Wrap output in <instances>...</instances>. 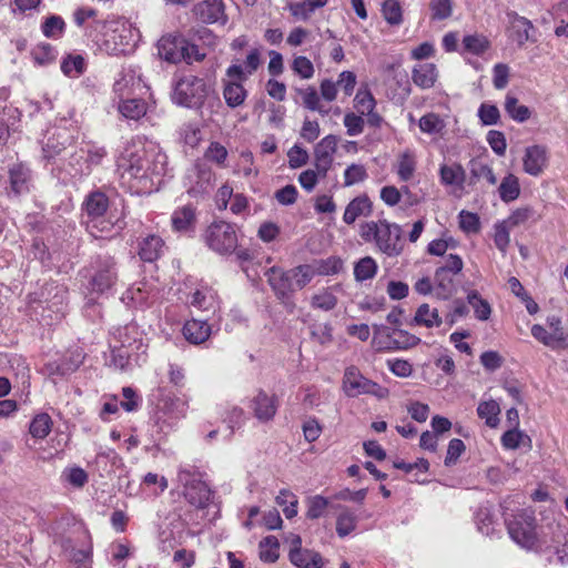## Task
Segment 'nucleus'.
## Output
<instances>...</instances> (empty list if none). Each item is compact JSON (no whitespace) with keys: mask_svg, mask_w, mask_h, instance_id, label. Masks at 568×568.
I'll list each match as a JSON object with an SVG mask.
<instances>
[{"mask_svg":"<svg viewBox=\"0 0 568 568\" xmlns=\"http://www.w3.org/2000/svg\"><path fill=\"white\" fill-rule=\"evenodd\" d=\"M280 544L275 536H266L260 541V558L264 562H275L278 559Z\"/></svg>","mask_w":568,"mask_h":568,"instance_id":"obj_50","label":"nucleus"},{"mask_svg":"<svg viewBox=\"0 0 568 568\" xmlns=\"http://www.w3.org/2000/svg\"><path fill=\"white\" fill-rule=\"evenodd\" d=\"M52 419L45 414H38L31 422L29 432L34 438L43 439L51 432Z\"/></svg>","mask_w":568,"mask_h":568,"instance_id":"obj_51","label":"nucleus"},{"mask_svg":"<svg viewBox=\"0 0 568 568\" xmlns=\"http://www.w3.org/2000/svg\"><path fill=\"white\" fill-rule=\"evenodd\" d=\"M202 240L212 252L221 256H229L236 251L239 245L237 227L234 223L215 220L206 226Z\"/></svg>","mask_w":568,"mask_h":568,"instance_id":"obj_6","label":"nucleus"},{"mask_svg":"<svg viewBox=\"0 0 568 568\" xmlns=\"http://www.w3.org/2000/svg\"><path fill=\"white\" fill-rule=\"evenodd\" d=\"M337 138L333 134L323 138L315 146V169L320 176H326L333 163V155L336 152Z\"/></svg>","mask_w":568,"mask_h":568,"instance_id":"obj_18","label":"nucleus"},{"mask_svg":"<svg viewBox=\"0 0 568 568\" xmlns=\"http://www.w3.org/2000/svg\"><path fill=\"white\" fill-rule=\"evenodd\" d=\"M416 158L409 150L403 152L397 160L396 173L400 181H409L416 171Z\"/></svg>","mask_w":568,"mask_h":568,"instance_id":"obj_41","label":"nucleus"},{"mask_svg":"<svg viewBox=\"0 0 568 568\" xmlns=\"http://www.w3.org/2000/svg\"><path fill=\"white\" fill-rule=\"evenodd\" d=\"M250 407L258 422L267 423L274 418L277 412V398L275 395H268L267 393L261 389L252 398Z\"/></svg>","mask_w":568,"mask_h":568,"instance_id":"obj_21","label":"nucleus"},{"mask_svg":"<svg viewBox=\"0 0 568 568\" xmlns=\"http://www.w3.org/2000/svg\"><path fill=\"white\" fill-rule=\"evenodd\" d=\"M113 90L119 98L144 95L148 87L142 80L140 68L134 65L123 67L114 82Z\"/></svg>","mask_w":568,"mask_h":568,"instance_id":"obj_13","label":"nucleus"},{"mask_svg":"<svg viewBox=\"0 0 568 568\" xmlns=\"http://www.w3.org/2000/svg\"><path fill=\"white\" fill-rule=\"evenodd\" d=\"M377 263L371 256L361 258L354 266V276L358 282L373 278L377 273Z\"/></svg>","mask_w":568,"mask_h":568,"instance_id":"obj_48","label":"nucleus"},{"mask_svg":"<svg viewBox=\"0 0 568 568\" xmlns=\"http://www.w3.org/2000/svg\"><path fill=\"white\" fill-rule=\"evenodd\" d=\"M459 227L467 234H476L480 231L479 216L469 211H460L458 214Z\"/></svg>","mask_w":568,"mask_h":568,"instance_id":"obj_60","label":"nucleus"},{"mask_svg":"<svg viewBox=\"0 0 568 568\" xmlns=\"http://www.w3.org/2000/svg\"><path fill=\"white\" fill-rule=\"evenodd\" d=\"M261 64V52L257 48L251 49L244 63L237 60L226 69V75L230 78L224 83L223 98L227 106L235 109L242 105L247 97V91L242 82L256 72Z\"/></svg>","mask_w":568,"mask_h":568,"instance_id":"obj_4","label":"nucleus"},{"mask_svg":"<svg viewBox=\"0 0 568 568\" xmlns=\"http://www.w3.org/2000/svg\"><path fill=\"white\" fill-rule=\"evenodd\" d=\"M65 22L60 16H50L41 26L42 33L47 38L59 39L63 36Z\"/></svg>","mask_w":568,"mask_h":568,"instance_id":"obj_52","label":"nucleus"},{"mask_svg":"<svg viewBox=\"0 0 568 568\" xmlns=\"http://www.w3.org/2000/svg\"><path fill=\"white\" fill-rule=\"evenodd\" d=\"M193 14L196 19L206 24L227 22L225 3L223 0H203L193 7Z\"/></svg>","mask_w":568,"mask_h":568,"instance_id":"obj_17","label":"nucleus"},{"mask_svg":"<svg viewBox=\"0 0 568 568\" xmlns=\"http://www.w3.org/2000/svg\"><path fill=\"white\" fill-rule=\"evenodd\" d=\"M265 276L274 295L281 304L287 312H294L295 302L293 300V295L297 290L294 284L291 268L283 270L278 266H272L265 272Z\"/></svg>","mask_w":568,"mask_h":568,"instance_id":"obj_10","label":"nucleus"},{"mask_svg":"<svg viewBox=\"0 0 568 568\" xmlns=\"http://www.w3.org/2000/svg\"><path fill=\"white\" fill-rule=\"evenodd\" d=\"M548 163V150L545 145H530L525 149L523 156L524 171L531 175H540Z\"/></svg>","mask_w":568,"mask_h":568,"instance_id":"obj_20","label":"nucleus"},{"mask_svg":"<svg viewBox=\"0 0 568 568\" xmlns=\"http://www.w3.org/2000/svg\"><path fill=\"white\" fill-rule=\"evenodd\" d=\"M168 156L156 145L132 142L116 161L120 183L132 194H150L158 190L166 173Z\"/></svg>","mask_w":568,"mask_h":568,"instance_id":"obj_1","label":"nucleus"},{"mask_svg":"<svg viewBox=\"0 0 568 568\" xmlns=\"http://www.w3.org/2000/svg\"><path fill=\"white\" fill-rule=\"evenodd\" d=\"M455 274L436 268L434 274V285L436 295L439 298L447 300L456 292Z\"/></svg>","mask_w":568,"mask_h":568,"instance_id":"obj_35","label":"nucleus"},{"mask_svg":"<svg viewBox=\"0 0 568 568\" xmlns=\"http://www.w3.org/2000/svg\"><path fill=\"white\" fill-rule=\"evenodd\" d=\"M470 175L473 180L485 179L490 185L497 183V178L491 166L480 161L470 162Z\"/></svg>","mask_w":568,"mask_h":568,"instance_id":"obj_59","label":"nucleus"},{"mask_svg":"<svg viewBox=\"0 0 568 568\" xmlns=\"http://www.w3.org/2000/svg\"><path fill=\"white\" fill-rule=\"evenodd\" d=\"M140 30L126 19L112 21L106 26L101 49L110 55L126 54L140 41Z\"/></svg>","mask_w":568,"mask_h":568,"instance_id":"obj_5","label":"nucleus"},{"mask_svg":"<svg viewBox=\"0 0 568 568\" xmlns=\"http://www.w3.org/2000/svg\"><path fill=\"white\" fill-rule=\"evenodd\" d=\"M382 12L385 20L392 26H398L403 21L402 7L397 0H385Z\"/></svg>","mask_w":568,"mask_h":568,"instance_id":"obj_58","label":"nucleus"},{"mask_svg":"<svg viewBox=\"0 0 568 568\" xmlns=\"http://www.w3.org/2000/svg\"><path fill=\"white\" fill-rule=\"evenodd\" d=\"M479 121L485 126L496 125L500 120L499 109L491 103L483 102L477 111Z\"/></svg>","mask_w":568,"mask_h":568,"instance_id":"obj_54","label":"nucleus"},{"mask_svg":"<svg viewBox=\"0 0 568 568\" xmlns=\"http://www.w3.org/2000/svg\"><path fill=\"white\" fill-rule=\"evenodd\" d=\"M178 480L183 486V495L191 505L196 508L209 506L213 491L203 479V474L195 466H181L178 473Z\"/></svg>","mask_w":568,"mask_h":568,"instance_id":"obj_7","label":"nucleus"},{"mask_svg":"<svg viewBox=\"0 0 568 568\" xmlns=\"http://www.w3.org/2000/svg\"><path fill=\"white\" fill-rule=\"evenodd\" d=\"M129 333L138 334L136 327L134 325L124 327V336L121 335V347L113 353V364L121 371L128 369L132 357L134 355L139 356L140 353L144 354L146 348L141 338H133L131 341L128 336Z\"/></svg>","mask_w":568,"mask_h":568,"instance_id":"obj_14","label":"nucleus"},{"mask_svg":"<svg viewBox=\"0 0 568 568\" xmlns=\"http://www.w3.org/2000/svg\"><path fill=\"white\" fill-rule=\"evenodd\" d=\"M91 270L90 287L92 292L105 293L118 282V267L112 256H97L91 264Z\"/></svg>","mask_w":568,"mask_h":568,"instance_id":"obj_11","label":"nucleus"},{"mask_svg":"<svg viewBox=\"0 0 568 568\" xmlns=\"http://www.w3.org/2000/svg\"><path fill=\"white\" fill-rule=\"evenodd\" d=\"M504 108L506 113L518 123L526 122L531 115L530 109L519 104L518 99L511 92L506 94Z\"/></svg>","mask_w":568,"mask_h":568,"instance_id":"obj_38","label":"nucleus"},{"mask_svg":"<svg viewBox=\"0 0 568 568\" xmlns=\"http://www.w3.org/2000/svg\"><path fill=\"white\" fill-rule=\"evenodd\" d=\"M151 297L152 292L150 286L144 282H140L129 287L122 294L121 301L128 307H144L148 305Z\"/></svg>","mask_w":568,"mask_h":568,"instance_id":"obj_26","label":"nucleus"},{"mask_svg":"<svg viewBox=\"0 0 568 568\" xmlns=\"http://www.w3.org/2000/svg\"><path fill=\"white\" fill-rule=\"evenodd\" d=\"M505 524L511 540L521 548L547 555L549 562H568V532L559 526L552 530L550 538L544 530L538 532L532 509H519L506 515Z\"/></svg>","mask_w":568,"mask_h":568,"instance_id":"obj_2","label":"nucleus"},{"mask_svg":"<svg viewBox=\"0 0 568 568\" xmlns=\"http://www.w3.org/2000/svg\"><path fill=\"white\" fill-rule=\"evenodd\" d=\"M467 303L473 307L477 320L487 321L490 317V304L484 300L477 291H470L468 293Z\"/></svg>","mask_w":568,"mask_h":568,"instance_id":"obj_47","label":"nucleus"},{"mask_svg":"<svg viewBox=\"0 0 568 568\" xmlns=\"http://www.w3.org/2000/svg\"><path fill=\"white\" fill-rule=\"evenodd\" d=\"M48 294L51 295L47 298L48 307L54 313L52 320H61L67 310L68 288L64 285L52 284L47 287Z\"/></svg>","mask_w":568,"mask_h":568,"instance_id":"obj_27","label":"nucleus"},{"mask_svg":"<svg viewBox=\"0 0 568 568\" xmlns=\"http://www.w3.org/2000/svg\"><path fill=\"white\" fill-rule=\"evenodd\" d=\"M509 22L508 38L517 44L518 48H523L527 42L537 41V29L532 22L526 17L519 16L516 11L507 12Z\"/></svg>","mask_w":568,"mask_h":568,"instance_id":"obj_15","label":"nucleus"},{"mask_svg":"<svg viewBox=\"0 0 568 568\" xmlns=\"http://www.w3.org/2000/svg\"><path fill=\"white\" fill-rule=\"evenodd\" d=\"M290 560L298 568H322V556L313 550L302 548H291Z\"/></svg>","mask_w":568,"mask_h":568,"instance_id":"obj_32","label":"nucleus"},{"mask_svg":"<svg viewBox=\"0 0 568 568\" xmlns=\"http://www.w3.org/2000/svg\"><path fill=\"white\" fill-rule=\"evenodd\" d=\"M207 95V87L203 79L187 75L180 79L172 94L174 103L187 108L200 106Z\"/></svg>","mask_w":568,"mask_h":568,"instance_id":"obj_9","label":"nucleus"},{"mask_svg":"<svg viewBox=\"0 0 568 568\" xmlns=\"http://www.w3.org/2000/svg\"><path fill=\"white\" fill-rule=\"evenodd\" d=\"M376 101L369 90H358L354 98V108L361 115L375 110Z\"/></svg>","mask_w":568,"mask_h":568,"instance_id":"obj_57","label":"nucleus"},{"mask_svg":"<svg viewBox=\"0 0 568 568\" xmlns=\"http://www.w3.org/2000/svg\"><path fill=\"white\" fill-rule=\"evenodd\" d=\"M31 57L37 65H48L57 59L58 51L50 43L41 42L32 49Z\"/></svg>","mask_w":568,"mask_h":568,"instance_id":"obj_46","label":"nucleus"},{"mask_svg":"<svg viewBox=\"0 0 568 568\" xmlns=\"http://www.w3.org/2000/svg\"><path fill=\"white\" fill-rule=\"evenodd\" d=\"M87 63L81 54H68L61 61V71L69 78H78L84 73Z\"/></svg>","mask_w":568,"mask_h":568,"instance_id":"obj_43","label":"nucleus"},{"mask_svg":"<svg viewBox=\"0 0 568 568\" xmlns=\"http://www.w3.org/2000/svg\"><path fill=\"white\" fill-rule=\"evenodd\" d=\"M342 260L336 256H329L325 260H320L313 265L317 275L337 274L342 270Z\"/></svg>","mask_w":568,"mask_h":568,"instance_id":"obj_61","label":"nucleus"},{"mask_svg":"<svg viewBox=\"0 0 568 568\" xmlns=\"http://www.w3.org/2000/svg\"><path fill=\"white\" fill-rule=\"evenodd\" d=\"M164 250V241L154 234L143 237L139 243V255L144 262H154Z\"/></svg>","mask_w":568,"mask_h":568,"instance_id":"obj_29","label":"nucleus"},{"mask_svg":"<svg viewBox=\"0 0 568 568\" xmlns=\"http://www.w3.org/2000/svg\"><path fill=\"white\" fill-rule=\"evenodd\" d=\"M8 174L9 187L7 189V194L9 197H19L30 192L32 174L27 165L14 163L10 165Z\"/></svg>","mask_w":568,"mask_h":568,"instance_id":"obj_16","label":"nucleus"},{"mask_svg":"<svg viewBox=\"0 0 568 568\" xmlns=\"http://www.w3.org/2000/svg\"><path fill=\"white\" fill-rule=\"evenodd\" d=\"M475 521L478 531L487 537H495L499 532L497 529L498 525L487 508H481L477 511Z\"/></svg>","mask_w":568,"mask_h":568,"instance_id":"obj_44","label":"nucleus"},{"mask_svg":"<svg viewBox=\"0 0 568 568\" xmlns=\"http://www.w3.org/2000/svg\"><path fill=\"white\" fill-rule=\"evenodd\" d=\"M327 0H304L288 4L291 14L301 21H307L315 10L325 7Z\"/></svg>","mask_w":568,"mask_h":568,"instance_id":"obj_37","label":"nucleus"},{"mask_svg":"<svg viewBox=\"0 0 568 568\" xmlns=\"http://www.w3.org/2000/svg\"><path fill=\"white\" fill-rule=\"evenodd\" d=\"M61 548L68 555L69 559L75 564L85 565L84 562L89 560L92 555L90 546L88 548L75 549L71 546V541L69 539L61 542Z\"/></svg>","mask_w":568,"mask_h":568,"instance_id":"obj_63","label":"nucleus"},{"mask_svg":"<svg viewBox=\"0 0 568 568\" xmlns=\"http://www.w3.org/2000/svg\"><path fill=\"white\" fill-rule=\"evenodd\" d=\"M430 18L434 21L448 19L453 13L452 0H432L429 2Z\"/></svg>","mask_w":568,"mask_h":568,"instance_id":"obj_62","label":"nucleus"},{"mask_svg":"<svg viewBox=\"0 0 568 568\" xmlns=\"http://www.w3.org/2000/svg\"><path fill=\"white\" fill-rule=\"evenodd\" d=\"M419 129L427 134H436L443 131L445 122L436 113H427L419 119Z\"/></svg>","mask_w":568,"mask_h":568,"instance_id":"obj_56","label":"nucleus"},{"mask_svg":"<svg viewBox=\"0 0 568 568\" xmlns=\"http://www.w3.org/2000/svg\"><path fill=\"white\" fill-rule=\"evenodd\" d=\"M477 414L488 427L495 428L499 424L500 407L499 404L494 400H484L478 404Z\"/></svg>","mask_w":568,"mask_h":568,"instance_id":"obj_42","label":"nucleus"},{"mask_svg":"<svg viewBox=\"0 0 568 568\" xmlns=\"http://www.w3.org/2000/svg\"><path fill=\"white\" fill-rule=\"evenodd\" d=\"M118 110L128 120L138 121L146 114V103L142 95L119 98Z\"/></svg>","mask_w":568,"mask_h":568,"instance_id":"obj_25","label":"nucleus"},{"mask_svg":"<svg viewBox=\"0 0 568 568\" xmlns=\"http://www.w3.org/2000/svg\"><path fill=\"white\" fill-rule=\"evenodd\" d=\"M246 420V414L240 406L233 405L226 408L223 422L227 424L229 435L231 437L236 429H240Z\"/></svg>","mask_w":568,"mask_h":568,"instance_id":"obj_45","label":"nucleus"},{"mask_svg":"<svg viewBox=\"0 0 568 568\" xmlns=\"http://www.w3.org/2000/svg\"><path fill=\"white\" fill-rule=\"evenodd\" d=\"M439 182L445 187L462 190L466 180V171L458 162L443 163L438 170Z\"/></svg>","mask_w":568,"mask_h":568,"instance_id":"obj_24","label":"nucleus"},{"mask_svg":"<svg viewBox=\"0 0 568 568\" xmlns=\"http://www.w3.org/2000/svg\"><path fill=\"white\" fill-rule=\"evenodd\" d=\"M414 322L415 324L427 328L439 327L443 323L437 308H432L426 303L418 306L414 316Z\"/></svg>","mask_w":568,"mask_h":568,"instance_id":"obj_39","label":"nucleus"},{"mask_svg":"<svg viewBox=\"0 0 568 568\" xmlns=\"http://www.w3.org/2000/svg\"><path fill=\"white\" fill-rule=\"evenodd\" d=\"M82 354L80 352L63 356L57 362L48 364L47 368L50 375L65 376L75 372L82 363Z\"/></svg>","mask_w":568,"mask_h":568,"instance_id":"obj_34","label":"nucleus"},{"mask_svg":"<svg viewBox=\"0 0 568 568\" xmlns=\"http://www.w3.org/2000/svg\"><path fill=\"white\" fill-rule=\"evenodd\" d=\"M357 516L349 509H343L336 520V532L339 537H346L356 528Z\"/></svg>","mask_w":568,"mask_h":568,"instance_id":"obj_49","label":"nucleus"},{"mask_svg":"<svg viewBox=\"0 0 568 568\" xmlns=\"http://www.w3.org/2000/svg\"><path fill=\"white\" fill-rule=\"evenodd\" d=\"M367 179V171L362 164H351L344 171V185L351 186Z\"/></svg>","mask_w":568,"mask_h":568,"instance_id":"obj_64","label":"nucleus"},{"mask_svg":"<svg viewBox=\"0 0 568 568\" xmlns=\"http://www.w3.org/2000/svg\"><path fill=\"white\" fill-rule=\"evenodd\" d=\"M343 390L347 397L372 395L378 399H384L389 395V390L386 387L365 377L355 366L345 369Z\"/></svg>","mask_w":568,"mask_h":568,"instance_id":"obj_8","label":"nucleus"},{"mask_svg":"<svg viewBox=\"0 0 568 568\" xmlns=\"http://www.w3.org/2000/svg\"><path fill=\"white\" fill-rule=\"evenodd\" d=\"M190 303L200 311H214L217 305V294L211 286L200 284L192 293Z\"/></svg>","mask_w":568,"mask_h":568,"instance_id":"obj_28","label":"nucleus"},{"mask_svg":"<svg viewBox=\"0 0 568 568\" xmlns=\"http://www.w3.org/2000/svg\"><path fill=\"white\" fill-rule=\"evenodd\" d=\"M372 213V202L367 195L353 199L346 206L343 221L353 224L361 216H368Z\"/></svg>","mask_w":568,"mask_h":568,"instance_id":"obj_31","label":"nucleus"},{"mask_svg":"<svg viewBox=\"0 0 568 568\" xmlns=\"http://www.w3.org/2000/svg\"><path fill=\"white\" fill-rule=\"evenodd\" d=\"M182 332L187 342L197 345L210 337L211 326L206 321L191 320L184 324Z\"/></svg>","mask_w":568,"mask_h":568,"instance_id":"obj_30","label":"nucleus"},{"mask_svg":"<svg viewBox=\"0 0 568 568\" xmlns=\"http://www.w3.org/2000/svg\"><path fill=\"white\" fill-rule=\"evenodd\" d=\"M108 207L109 199L104 193L97 191L87 196L83 209L88 216L87 225L89 229H97L100 232H106L111 229L112 224L104 220Z\"/></svg>","mask_w":568,"mask_h":568,"instance_id":"obj_12","label":"nucleus"},{"mask_svg":"<svg viewBox=\"0 0 568 568\" xmlns=\"http://www.w3.org/2000/svg\"><path fill=\"white\" fill-rule=\"evenodd\" d=\"M413 82L422 88H432L437 79V69L434 63H420L413 69Z\"/></svg>","mask_w":568,"mask_h":568,"instance_id":"obj_36","label":"nucleus"},{"mask_svg":"<svg viewBox=\"0 0 568 568\" xmlns=\"http://www.w3.org/2000/svg\"><path fill=\"white\" fill-rule=\"evenodd\" d=\"M420 338L404 329H388L386 336L378 341V347L387 351H406L417 346Z\"/></svg>","mask_w":568,"mask_h":568,"instance_id":"obj_19","label":"nucleus"},{"mask_svg":"<svg viewBox=\"0 0 568 568\" xmlns=\"http://www.w3.org/2000/svg\"><path fill=\"white\" fill-rule=\"evenodd\" d=\"M463 47L467 52L479 55L489 48V41L484 36L469 34L464 37Z\"/></svg>","mask_w":568,"mask_h":568,"instance_id":"obj_55","label":"nucleus"},{"mask_svg":"<svg viewBox=\"0 0 568 568\" xmlns=\"http://www.w3.org/2000/svg\"><path fill=\"white\" fill-rule=\"evenodd\" d=\"M183 45V38L172 34L163 36L158 42L159 55L170 63H179L184 57Z\"/></svg>","mask_w":568,"mask_h":568,"instance_id":"obj_23","label":"nucleus"},{"mask_svg":"<svg viewBox=\"0 0 568 568\" xmlns=\"http://www.w3.org/2000/svg\"><path fill=\"white\" fill-rule=\"evenodd\" d=\"M196 207L192 204L176 207L171 215V226L172 230L176 233H193L196 226Z\"/></svg>","mask_w":568,"mask_h":568,"instance_id":"obj_22","label":"nucleus"},{"mask_svg":"<svg viewBox=\"0 0 568 568\" xmlns=\"http://www.w3.org/2000/svg\"><path fill=\"white\" fill-rule=\"evenodd\" d=\"M359 235L387 257H397L404 251L403 229L397 223L387 220L365 222L361 225Z\"/></svg>","mask_w":568,"mask_h":568,"instance_id":"obj_3","label":"nucleus"},{"mask_svg":"<svg viewBox=\"0 0 568 568\" xmlns=\"http://www.w3.org/2000/svg\"><path fill=\"white\" fill-rule=\"evenodd\" d=\"M337 286L324 287L318 290L311 296L310 305L314 310L323 312L333 311L338 303V298L335 294Z\"/></svg>","mask_w":568,"mask_h":568,"instance_id":"obj_33","label":"nucleus"},{"mask_svg":"<svg viewBox=\"0 0 568 568\" xmlns=\"http://www.w3.org/2000/svg\"><path fill=\"white\" fill-rule=\"evenodd\" d=\"M291 272L297 291L304 288L316 275L313 265L308 264L295 266L291 268Z\"/></svg>","mask_w":568,"mask_h":568,"instance_id":"obj_53","label":"nucleus"},{"mask_svg":"<svg viewBox=\"0 0 568 568\" xmlns=\"http://www.w3.org/2000/svg\"><path fill=\"white\" fill-rule=\"evenodd\" d=\"M499 197L503 202L509 203L520 195V184L517 176L509 173L503 180L498 187Z\"/></svg>","mask_w":568,"mask_h":568,"instance_id":"obj_40","label":"nucleus"}]
</instances>
